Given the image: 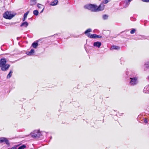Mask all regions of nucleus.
Masks as SVG:
<instances>
[{"instance_id": "f03ea898", "label": "nucleus", "mask_w": 149, "mask_h": 149, "mask_svg": "<svg viewBox=\"0 0 149 149\" xmlns=\"http://www.w3.org/2000/svg\"><path fill=\"white\" fill-rule=\"evenodd\" d=\"M126 74L129 79L128 80L129 84L130 86H134L139 83V77L137 76H134L129 72H126Z\"/></svg>"}, {"instance_id": "a211bd4d", "label": "nucleus", "mask_w": 149, "mask_h": 149, "mask_svg": "<svg viewBox=\"0 0 149 149\" xmlns=\"http://www.w3.org/2000/svg\"><path fill=\"white\" fill-rule=\"evenodd\" d=\"M37 0H31V5L33 6L36 5L37 3Z\"/></svg>"}, {"instance_id": "f704fd0d", "label": "nucleus", "mask_w": 149, "mask_h": 149, "mask_svg": "<svg viewBox=\"0 0 149 149\" xmlns=\"http://www.w3.org/2000/svg\"><path fill=\"white\" fill-rule=\"evenodd\" d=\"M147 79L149 80V76L147 77Z\"/></svg>"}, {"instance_id": "cd10ccee", "label": "nucleus", "mask_w": 149, "mask_h": 149, "mask_svg": "<svg viewBox=\"0 0 149 149\" xmlns=\"http://www.w3.org/2000/svg\"><path fill=\"white\" fill-rule=\"evenodd\" d=\"M148 121L147 119L146 118H145L144 119V123H148Z\"/></svg>"}, {"instance_id": "9b49d317", "label": "nucleus", "mask_w": 149, "mask_h": 149, "mask_svg": "<svg viewBox=\"0 0 149 149\" xmlns=\"http://www.w3.org/2000/svg\"><path fill=\"white\" fill-rule=\"evenodd\" d=\"M35 52L34 50L33 49H31V50L29 52H27L26 53V54L29 56L31 55L32 54H33Z\"/></svg>"}, {"instance_id": "412c9836", "label": "nucleus", "mask_w": 149, "mask_h": 149, "mask_svg": "<svg viewBox=\"0 0 149 149\" xmlns=\"http://www.w3.org/2000/svg\"><path fill=\"white\" fill-rule=\"evenodd\" d=\"M13 73V72L11 70H10V71L9 72L8 74L7 75V78L8 79L10 78L12 76V74Z\"/></svg>"}, {"instance_id": "c9c22d12", "label": "nucleus", "mask_w": 149, "mask_h": 149, "mask_svg": "<svg viewBox=\"0 0 149 149\" xmlns=\"http://www.w3.org/2000/svg\"><path fill=\"white\" fill-rule=\"evenodd\" d=\"M20 38L19 37H17V40H19V39Z\"/></svg>"}, {"instance_id": "7c9ffc66", "label": "nucleus", "mask_w": 149, "mask_h": 149, "mask_svg": "<svg viewBox=\"0 0 149 149\" xmlns=\"http://www.w3.org/2000/svg\"><path fill=\"white\" fill-rule=\"evenodd\" d=\"M11 149H17V147L16 146H14L12 147Z\"/></svg>"}, {"instance_id": "4468645a", "label": "nucleus", "mask_w": 149, "mask_h": 149, "mask_svg": "<svg viewBox=\"0 0 149 149\" xmlns=\"http://www.w3.org/2000/svg\"><path fill=\"white\" fill-rule=\"evenodd\" d=\"M120 48V47L118 46H116V45H113L112 46L111 48V49H117L118 50Z\"/></svg>"}, {"instance_id": "20e7f679", "label": "nucleus", "mask_w": 149, "mask_h": 149, "mask_svg": "<svg viewBox=\"0 0 149 149\" xmlns=\"http://www.w3.org/2000/svg\"><path fill=\"white\" fill-rule=\"evenodd\" d=\"M15 15V14H13L11 12L7 11L3 13V17L6 19H10L14 17Z\"/></svg>"}, {"instance_id": "aec40b11", "label": "nucleus", "mask_w": 149, "mask_h": 149, "mask_svg": "<svg viewBox=\"0 0 149 149\" xmlns=\"http://www.w3.org/2000/svg\"><path fill=\"white\" fill-rule=\"evenodd\" d=\"M92 30L91 29H88L87 30H86L84 32V33L85 34H86L87 35V36H88V34L90 33L89 32L91 31Z\"/></svg>"}, {"instance_id": "473e14b6", "label": "nucleus", "mask_w": 149, "mask_h": 149, "mask_svg": "<svg viewBox=\"0 0 149 149\" xmlns=\"http://www.w3.org/2000/svg\"><path fill=\"white\" fill-rule=\"evenodd\" d=\"M44 8H42V10L40 12V13H42V12H43V10H44Z\"/></svg>"}, {"instance_id": "4be33fe9", "label": "nucleus", "mask_w": 149, "mask_h": 149, "mask_svg": "<svg viewBox=\"0 0 149 149\" xmlns=\"http://www.w3.org/2000/svg\"><path fill=\"white\" fill-rule=\"evenodd\" d=\"M38 11L37 10H35L33 11V14L36 16H37L38 14Z\"/></svg>"}, {"instance_id": "9d476101", "label": "nucleus", "mask_w": 149, "mask_h": 149, "mask_svg": "<svg viewBox=\"0 0 149 149\" xmlns=\"http://www.w3.org/2000/svg\"><path fill=\"white\" fill-rule=\"evenodd\" d=\"M39 40L36 41L34 42L32 44V46L34 48H36L38 45V42Z\"/></svg>"}, {"instance_id": "c85d7f7f", "label": "nucleus", "mask_w": 149, "mask_h": 149, "mask_svg": "<svg viewBox=\"0 0 149 149\" xmlns=\"http://www.w3.org/2000/svg\"><path fill=\"white\" fill-rule=\"evenodd\" d=\"M102 38V36H100V35H96V38Z\"/></svg>"}, {"instance_id": "bb28decb", "label": "nucleus", "mask_w": 149, "mask_h": 149, "mask_svg": "<svg viewBox=\"0 0 149 149\" xmlns=\"http://www.w3.org/2000/svg\"><path fill=\"white\" fill-rule=\"evenodd\" d=\"M142 1L143 2H149V0H142Z\"/></svg>"}, {"instance_id": "f8f14e48", "label": "nucleus", "mask_w": 149, "mask_h": 149, "mask_svg": "<svg viewBox=\"0 0 149 149\" xmlns=\"http://www.w3.org/2000/svg\"><path fill=\"white\" fill-rule=\"evenodd\" d=\"M96 34H92L90 35V33H89L88 34V37L90 38H96Z\"/></svg>"}, {"instance_id": "b1692460", "label": "nucleus", "mask_w": 149, "mask_h": 149, "mask_svg": "<svg viewBox=\"0 0 149 149\" xmlns=\"http://www.w3.org/2000/svg\"><path fill=\"white\" fill-rule=\"evenodd\" d=\"M37 7L39 8H44L43 5L39 3L38 4Z\"/></svg>"}, {"instance_id": "2f4dec72", "label": "nucleus", "mask_w": 149, "mask_h": 149, "mask_svg": "<svg viewBox=\"0 0 149 149\" xmlns=\"http://www.w3.org/2000/svg\"><path fill=\"white\" fill-rule=\"evenodd\" d=\"M128 1V2L127 3V5H129L130 4V2L132 0H127Z\"/></svg>"}, {"instance_id": "6e6552de", "label": "nucleus", "mask_w": 149, "mask_h": 149, "mask_svg": "<svg viewBox=\"0 0 149 149\" xmlns=\"http://www.w3.org/2000/svg\"><path fill=\"white\" fill-rule=\"evenodd\" d=\"M143 92L145 93H149V85L146 86L144 87Z\"/></svg>"}, {"instance_id": "e433bc0d", "label": "nucleus", "mask_w": 149, "mask_h": 149, "mask_svg": "<svg viewBox=\"0 0 149 149\" xmlns=\"http://www.w3.org/2000/svg\"><path fill=\"white\" fill-rule=\"evenodd\" d=\"M1 50H2V47H1Z\"/></svg>"}, {"instance_id": "ddd939ff", "label": "nucleus", "mask_w": 149, "mask_h": 149, "mask_svg": "<svg viewBox=\"0 0 149 149\" xmlns=\"http://www.w3.org/2000/svg\"><path fill=\"white\" fill-rule=\"evenodd\" d=\"M144 70H146L145 68L147 69H149V61L146 62L144 65Z\"/></svg>"}, {"instance_id": "5701e85b", "label": "nucleus", "mask_w": 149, "mask_h": 149, "mask_svg": "<svg viewBox=\"0 0 149 149\" xmlns=\"http://www.w3.org/2000/svg\"><path fill=\"white\" fill-rule=\"evenodd\" d=\"M26 147L25 145H23L22 146L19 147L18 149H24Z\"/></svg>"}, {"instance_id": "0eeeda50", "label": "nucleus", "mask_w": 149, "mask_h": 149, "mask_svg": "<svg viewBox=\"0 0 149 149\" xmlns=\"http://www.w3.org/2000/svg\"><path fill=\"white\" fill-rule=\"evenodd\" d=\"M101 45L102 44L101 42L97 41L94 42L93 45L94 47H96L99 48L100 47Z\"/></svg>"}, {"instance_id": "f257e3e1", "label": "nucleus", "mask_w": 149, "mask_h": 149, "mask_svg": "<svg viewBox=\"0 0 149 149\" xmlns=\"http://www.w3.org/2000/svg\"><path fill=\"white\" fill-rule=\"evenodd\" d=\"M84 8L94 12H97L103 10L104 8V5L103 3H101L97 6L94 4H87L84 6Z\"/></svg>"}, {"instance_id": "dca6fc26", "label": "nucleus", "mask_w": 149, "mask_h": 149, "mask_svg": "<svg viewBox=\"0 0 149 149\" xmlns=\"http://www.w3.org/2000/svg\"><path fill=\"white\" fill-rule=\"evenodd\" d=\"M58 3V0H54L51 3L50 5L53 6H55Z\"/></svg>"}, {"instance_id": "393cba45", "label": "nucleus", "mask_w": 149, "mask_h": 149, "mask_svg": "<svg viewBox=\"0 0 149 149\" xmlns=\"http://www.w3.org/2000/svg\"><path fill=\"white\" fill-rule=\"evenodd\" d=\"M136 31V29H132L131 31H130V33L131 34H133L135 33Z\"/></svg>"}, {"instance_id": "39448f33", "label": "nucleus", "mask_w": 149, "mask_h": 149, "mask_svg": "<svg viewBox=\"0 0 149 149\" xmlns=\"http://www.w3.org/2000/svg\"><path fill=\"white\" fill-rule=\"evenodd\" d=\"M32 137L33 138L38 137L41 135V133L40 132L39 130H35L31 133Z\"/></svg>"}, {"instance_id": "c756f323", "label": "nucleus", "mask_w": 149, "mask_h": 149, "mask_svg": "<svg viewBox=\"0 0 149 149\" xmlns=\"http://www.w3.org/2000/svg\"><path fill=\"white\" fill-rule=\"evenodd\" d=\"M60 36V34H54V36L55 37H57L56 36Z\"/></svg>"}, {"instance_id": "423d86ee", "label": "nucleus", "mask_w": 149, "mask_h": 149, "mask_svg": "<svg viewBox=\"0 0 149 149\" xmlns=\"http://www.w3.org/2000/svg\"><path fill=\"white\" fill-rule=\"evenodd\" d=\"M0 142H5L7 145H9L10 144L8 140L6 138L2 137L0 138Z\"/></svg>"}, {"instance_id": "1a4fd4ad", "label": "nucleus", "mask_w": 149, "mask_h": 149, "mask_svg": "<svg viewBox=\"0 0 149 149\" xmlns=\"http://www.w3.org/2000/svg\"><path fill=\"white\" fill-rule=\"evenodd\" d=\"M147 37L145 36H139L136 39V40L147 39Z\"/></svg>"}, {"instance_id": "6ab92c4d", "label": "nucleus", "mask_w": 149, "mask_h": 149, "mask_svg": "<svg viewBox=\"0 0 149 149\" xmlns=\"http://www.w3.org/2000/svg\"><path fill=\"white\" fill-rule=\"evenodd\" d=\"M109 16L107 15H103L102 16V18L104 20H107L108 19Z\"/></svg>"}, {"instance_id": "2eb2a0df", "label": "nucleus", "mask_w": 149, "mask_h": 149, "mask_svg": "<svg viewBox=\"0 0 149 149\" xmlns=\"http://www.w3.org/2000/svg\"><path fill=\"white\" fill-rule=\"evenodd\" d=\"M29 24L27 22H23L21 25V27L24 26L25 27H26Z\"/></svg>"}, {"instance_id": "7ed1b4c3", "label": "nucleus", "mask_w": 149, "mask_h": 149, "mask_svg": "<svg viewBox=\"0 0 149 149\" xmlns=\"http://www.w3.org/2000/svg\"><path fill=\"white\" fill-rule=\"evenodd\" d=\"M7 62L5 58H2L0 59V68L3 71L7 70L10 66V65L8 64H6Z\"/></svg>"}, {"instance_id": "72a5a7b5", "label": "nucleus", "mask_w": 149, "mask_h": 149, "mask_svg": "<svg viewBox=\"0 0 149 149\" xmlns=\"http://www.w3.org/2000/svg\"><path fill=\"white\" fill-rule=\"evenodd\" d=\"M147 39L148 40H149V36H147Z\"/></svg>"}, {"instance_id": "a878e982", "label": "nucleus", "mask_w": 149, "mask_h": 149, "mask_svg": "<svg viewBox=\"0 0 149 149\" xmlns=\"http://www.w3.org/2000/svg\"><path fill=\"white\" fill-rule=\"evenodd\" d=\"M110 1V0H103V3L104 4H106Z\"/></svg>"}, {"instance_id": "f3484780", "label": "nucleus", "mask_w": 149, "mask_h": 149, "mask_svg": "<svg viewBox=\"0 0 149 149\" xmlns=\"http://www.w3.org/2000/svg\"><path fill=\"white\" fill-rule=\"evenodd\" d=\"M29 13V11H27L25 13L24 15V18L22 19L23 21H24L25 19L26 18L27 16Z\"/></svg>"}]
</instances>
